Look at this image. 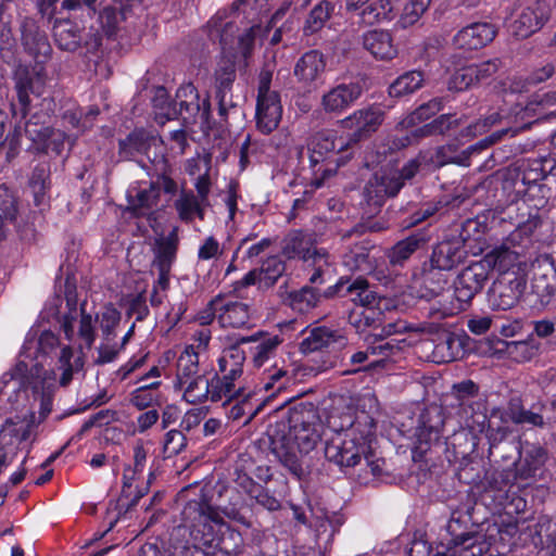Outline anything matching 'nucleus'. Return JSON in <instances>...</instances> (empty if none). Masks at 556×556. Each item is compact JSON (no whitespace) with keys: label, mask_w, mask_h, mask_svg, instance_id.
Returning a JSON list of instances; mask_svg holds the SVG:
<instances>
[{"label":"nucleus","mask_w":556,"mask_h":556,"mask_svg":"<svg viewBox=\"0 0 556 556\" xmlns=\"http://www.w3.org/2000/svg\"><path fill=\"white\" fill-rule=\"evenodd\" d=\"M17 103H12L15 116L24 118L29 112L30 94L41 97L46 91L47 75L42 66H18L13 76Z\"/></svg>","instance_id":"15"},{"label":"nucleus","mask_w":556,"mask_h":556,"mask_svg":"<svg viewBox=\"0 0 556 556\" xmlns=\"http://www.w3.org/2000/svg\"><path fill=\"white\" fill-rule=\"evenodd\" d=\"M326 64L323 53L311 50L296 61L293 75L304 89L312 90L324 83Z\"/></svg>","instance_id":"22"},{"label":"nucleus","mask_w":556,"mask_h":556,"mask_svg":"<svg viewBox=\"0 0 556 556\" xmlns=\"http://www.w3.org/2000/svg\"><path fill=\"white\" fill-rule=\"evenodd\" d=\"M443 424V417L438 408L426 409L420 415L415 430L416 448L426 452L433 443H438Z\"/></svg>","instance_id":"25"},{"label":"nucleus","mask_w":556,"mask_h":556,"mask_svg":"<svg viewBox=\"0 0 556 556\" xmlns=\"http://www.w3.org/2000/svg\"><path fill=\"white\" fill-rule=\"evenodd\" d=\"M497 350L507 354L509 358L516 362H527L536 353V346L531 340L522 341H502Z\"/></svg>","instance_id":"46"},{"label":"nucleus","mask_w":556,"mask_h":556,"mask_svg":"<svg viewBox=\"0 0 556 556\" xmlns=\"http://www.w3.org/2000/svg\"><path fill=\"white\" fill-rule=\"evenodd\" d=\"M160 381H153L135 389L130 394V402L139 409H143L152 405L159 399L157 388Z\"/></svg>","instance_id":"53"},{"label":"nucleus","mask_w":556,"mask_h":556,"mask_svg":"<svg viewBox=\"0 0 556 556\" xmlns=\"http://www.w3.org/2000/svg\"><path fill=\"white\" fill-rule=\"evenodd\" d=\"M549 15L551 8L542 0L519 5L514 13L509 29L517 38H528L543 27Z\"/></svg>","instance_id":"19"},{"label":"nucleus","mask_w":556,"mask_h":556,"mask_svg":"<svg viewBox=\"0 0 556 556\" xmlns=\"http://www.w3.org/2000/svg\"><path fill=\"white\" fill-rule=\"evenodd\" d=\"M477 386L468 380L463 381L456 386H454V392L456 397L460 401V406L463 407V415L460 416V430L453 434L452 444L455 445V441L458 438H467L470 435L471 440V450L476 446V437L478 433H481L485 430L486 427V416L481 412H475L471 408L469 396L477 393Z\"/></svg>","instance_id":"16"},{"label":"nucleus","mask_w":556,"mask_h":556,"mask_svg":"<svg viewBox=\"0 0 556 556\" xmlns=\"http://www.w3.org/2000/svg\"><path fill=\"white\" fill-rule=\"evenodd\" d=\"M264 375L263 388L266 391H280L294 381L293 374L287 367H279L277 364L266 369Z\"/></svg>","instance_id":"49"},{"label":"nucleus","mask_w":556,"mask_h":556,"mask_svg":"<svg viewBox=\"0 0 556 556\" xmlns=\"http://www.w3.org/2000/svg\"><path fill=\"white\" fill-rule=\"evenodd\" d=\"M153 106L160 110L155 113V119L160 124L170 119L176 114V109L168 101V92L164 87H156L153 97Z\"/></svg>","instance_id":"55"},{"label":"nucleus","mask_w":556,"mask_h":556,"mask_svg":"<svg viewBox=\"0 0 556 556\" xmlns=\"http://www.w3.org/2000/svg\"><path fill=\"white\" fill-rule=\"evenodd\" d=\"M211 341V332L207 329L199 330L194 333L193 342L185 348L181 353H189L197 356L198 364L206 355L207 346Z\"/></svg>","instance_id":"61"},{"label":"nucleus","mask_w":556,"mask_h":556,"mask_svg":"<svg viewBox=\"0 0 556 556\" xmlns=\"http://www.w3.org/2000/svg\"><path fill=\"white\" fill-rule=\"evenodd\" d=\"M361 17L369 25L391 21L394 17L393 5L390 0H370L361 11Z\"/></svg>","instance_id":"44"},{"label":"nucleus","mask_w":556,"mask_h":556,"mask_svg":"<svg viewBox=\"0 0 556 556\" xmlns=\"http://www.w3.org/2000/svg\"><path fill=\"white\" fill-rule=\"evenodd\" d=\"M121 153L128 157L144 154L149 161L162 169L165 167V148L161 137L144 129L132 131L119 143Z\"/></svg>","instance_id":"18"},{"label":"nucleus","mask_w":556,"mask_h":556,"mask_svg":"<svg viewBox=\"0 0 556 556\" xmlns=\"http://www.w3.org/2000/svg\"><path fill=\"white\" fill-rule=\"evenodd\" d=\"M197 356L181 353L177 359L176 380L174 388L190 404L210 401V379L199 374Z\"/></svg>","instance_id":"11"},{"label":"nucleus","mask_w":556,"mask_h":556,"mask_svg":"<svg viewBox=\"0 0 556 556\" xmlns=\"http://www.w3.org/2000/svg\"><path fill=\"white\" fill-rule=\"evenodd\" d=\"M348 292L353 302L367 311L377 309L382 312L389 307V300L384 296H379L375 291L370 290L367 280L363 278L355 279L349 286Z\"/></svg>","instance_id":"32"},{"label":"nucleus","mask_w":556,"mask_h":556,"mask_svg":"<svg viewBox=\"0 0 556 556\" xmlns=\"http://www.w3.org/2000/svg\"><path fill=\"white\" fill-rule=\"evenodd\" d=\"M383 112L377 106H368L354 111L341 121L342 128L351 131L348 138L351 142H357L377 131L383 121Z\"/></svg>","instance_id":"20"},{"label":"nucleus","mask_w":556,"mask_h":556,"mask_svg":"<svg viewBox=\"0 0 556 556\" xmlns=\"http://www.w3.org/2000/svg\"><path fill=\"white\" fill-rule=\"evenodd\" d=\"M477 84L472 65L457 70L448 80V89L462 91Z\"/></svg>","instance_id":"60"},{"label":"nucleus","mask_w":556,"mask_h":556,"mask_svg":"<svg viewBox=\"0 0 556 556\" xmlns=\"http://www.w3.org/2000/svg\"><path fill=\"white\" fill-rule=\"evenodd\" d=\"M375 428L374 418L365 412L331 414L324 431L325 457L341 468L354 467L362 458L369 462Z\"/></svg>","instance_id":"3"},{"label":"nucleus","mask_w":556,"mask_h":556,"mask_svg":"<svg viewBox=\"0 0 556 556\" xmlns=\"http://www.w3.org/2000/svg\"><path fill=\"white\" fill-rule=\"evenodd\" d=\"M551 163H553L552 157L534 160L523 172L522 182L525 185H532L544 180L547 177L546 165H549Z\"/></svg>","instance_id":"58"},{"label":"nucleus","mask_w":556,"mask_h":556,"mask_svg":"<svg viewBox=\"0 0 556 556\" xmlns=\"http://www.w3.org/2000/svg\"><path fill=\"white\" fill-rule=\"evenodd\" d=\"M242 342L253 343L250 348L253 365L262 367L276 356L282 339L278 334L257 332L251 337L243 338Z\"/></svg>","instance_id":"29"},{"label":"nucleus","mask_w":556,"mask_h":556,"mask_svg":"<svg viewBox=\"0 0 556 556\" xmlns=\"http://www.w3.org/2000/svg\"><path fill=\"white\" fill-rule=\"evenodd\" d=\"M343 265L349 270H358L368 273L371 270V263L369 261V249L364 243L354 245L348 253L343 255Z\"/></svg>","instance_id":"47"},{"label":"nucleus","mask_w":556,"mask_h":556,"mask_svg":"<svg viewBox=\"0 0 556 556\" xmlns=\"http://www.w3.org/2000/svg\"><path fill=\"white\" fill-rule=\"evenodd\" d=\"M490 545L480 534L465 533L453 540L446 553H437L434 556H483Z\"/></svg>","instance_id":"30"},{"label":"nucleus","mask_w":556,"mask_h":556,"mask_svg":"<svg viewBox=\"0 0 556 556\" xmlns=\"http://www.w3.org/2000/svg\"><path fill=\"white\" fill-rule=\"evenodd\" d=\"M363 43L375 58L381 60L393 59L397 51L393 46L391 35L384 30H370L364 35Z\"/></svg>","instance_id":"36"},{"label":"nucleus","mask_w":556,"mask_h":556,"mask_svg":"<svg viewBox=\"0 0 556 556\" xmlns=\"http://www.w3.org/2000/svg\"><path fill=\"white\" fill-rule=\"evenodd\" d=\"M362 93L363 87L358 81L341 83L323 94L320 105L326 113L341 114L351 108Z\"/></svg>","instance_id":"23"},{"label":"nucleus","mask_w":556,"mask_h":556,"mask_svg":"<svg viewBox=\"0 0 556 556\" xmlns=\"http://www.w3.org/2000/svg\"><path fill=\"white\" fill-rule=\"evenodd\" d=\"M193 507L197 517H194L195 522L192 525L190 534L198 544L205 547H217L225 544V539L222 538L224 530L229 531L231 538L239 536L235 531H230L217 508L205 502L194 503V505L190 503L185 514H189Z\"/></svg>","instance_id":"10"},{"label":"nucleus","mask_w":556,"mask_h":556,"mask_svg":"<svg viewBox=\"0 0 556 556\" xmlns=\"http://www.w3.org/2000/svg\"><path fill=\"white\" fill-rule=\"evenodd\" d=\"M428 240L429 237L425 232H417L399 241L389 252L390 263L393 265H402Z\"/></svg>","instance_id":"40"},{"label":"nucleus","mask_w":556,"mask_h":556,"mask_svg":"<svg viewBox=\"0 0 556 556\" xmlns=\"http://www.w3.org/2000/svg\"><path fill=\"white\" fill-rule=\"evenodd\" d=\"M203 203L192 191H181L174 206L179 218L185 223H190L195 217L203 219Z\"/></svg>","instance_id":"41"},{"label":"nucleus","mask_w":556,"mask_h":556,"mask_svg":"<svg viewBox=\"0 0 556 556\" xmlns=\"http://www.w3.org/2000/svg\"><path fill=\"white\" fill-rule=\"evenodd\" d=\"M26 399L9 402L0 397V408L15 410L16 415L7 418L0 429V473L11 463V454L35 437V429L46 420L52 410L53 397L51 391H39L34 386L31 395L23 388Z\"/></svg>","instance_id":"4"},{"label":"nucleus","mask_w":556,"mask_h":556,"mask_svg":"<svg viewBox=\"0 0 556 556\" xmlns=\"http://www.w3.org/2000/svg\"><path fill=\"white\" fill-rule=\"evenodd\" d=\"M251 317L248 304L220 296L218 323L222 327L241 328Z\"/></svg>","instance_id":"33"},{"label":"nucleus","mask_w":556,"mask_h":556,"mask_svg":"<svg viewBox=\"0 0 556 556\" xmlns=\"http://www.w3.org/2000/svg\"><path fill=\"white\" fill-rule=\"evenodd\" d=\"M285 269V264L278 256H270L263 262L258 271L263 278L264 285L270 286L277 281V279L283 274Z\"/></svg>","instance_id":"57"},{"label":"nucleus","mask_w":556,"mask_h":556,"mask_svg":"<svg viewBox=\"0 0 556 556\" xmlns=\"http://www.w3.org/2000/svg\"><path fill=\"white\" fill-rule=\"evenodd\" d=\"M83 367L81 357L71 346L62 345L54 332L42 331L38 339L28 332L15 368L0 377V397L11 403L26 399L23 393L26 376L36 379L34 386L39 391H51L53 395L56 383L68 386Z\"/></svg>","instance_id":"1"},{"label":"nucleus","mask_w":556,"mask_h":556,"mask_svg":"<svg viewBox=\"0 0 556 556\" xmlns=\"http://www.w3.org/2000/svg\"><path fill=\"white\" fill-rule=\"evenodd\" d=\"M333 7L330 2L323 1L318 4H316L313 10L311 11L305 25H304V33L305 34H314L318 30H320L326 21L330 16V12L332 11Z\"/></svg>","instance_id":"52"},{"label":"nucleus","mask_w":556,"mask_h":556,"mask_svg":"<svg viewBox=\"0 0 556 556\" xmlns=\"http://www.w3.org/2000/svg\"><path fill=\"white\" fill-rule=\"evenodd\" d=\"M175 103L179 105V115L186 127L198 126L204 134L212 129L210 100L206 97L200 101L199 92L191 83L178 88Z\"/></svg>","instance_id":"14"},{"label":"nucleus","mask_w":556,"mask_h":556,"mask_svg":"<svg viewBox=\"0 0 556 556\" xmlns=\"http://www.w3.org/2000/svg\"><path fill=\"white\" fill-rule=\"evenodd\" d=\"M325 430H327V426L325 427L321 424L290 426L288 434L281 437L270 435L273 452L281 464L300 479L304 473L300 455L313 451L324 437Z\"/></svg>","instance_id":"5"},{"label":"nucleus","mask_w":556,"mask_h":556,"mask_svg":"<svg viewBox=\"0 0 556 556\" xmlns=\"http://www.w3.org/2000/svg\"><path fill=\"white\" fill-rule=\"evenodd\" d=\"M283 14L285 11L282 9L278 10L266 27H262L261 25H253L245 33L239 35L238 49L240 53L247 58L257 43L261 45L263 42V39L267 36L270 27L274 26L278 18H280Z\"/></svg>","instance_id":"39"},{"label":"nucleus","mask_w":556,"mask_h":556,"mask_svg":"<svg viewBox=\"0 0 556 556\" xmlns=\"http://www.w3.org/2000/svg\"><path fill=\"white\" fill-rule=\"evenodd\" d=\"M160 190L153 185H139L128 190L129 208L136 215H146L156 204Z\"/></svg>","instance_id":"37"},{"label":"nucleus","mask_w":556,"mask_h":556,"mask_svg":"<svg viewBox=\"0 0 556 556\" xmlns=\"http://www.w3.org/2000/svg\"><path fill=\"white\" fill-rule=\"evenodd\" d=\"M318 295L311 287H303L298 291H293L289 295V304L293 311L306 313L316 306Z\"/></svg>","instance_id":"50"},{"label":"nucleus","mask_w":556,"mask_h":556,"mask_svg":"<svg viewBox=\"0 0 556 556\" xmlns=\"http://www.w3.org/2000/svg\"><path fill=\"white\" fill-rule=\"evenodd\" d=\"M480 262L490 275L491 271L506 274L510 270L514 271L515 268L519 269L526 260L525 252L507 239L501 247L486 253Z\"/></svg>","instance_id":"21"},{"label":"nucleus","mask_w":556,"mask_h":556,"mask_svg":"<svg viewBox=\"0 0 556 556\" xmlns=\"http://www.w3.org/2000/svg\"><path fill=\"white\" fill-rule=\"evenodd\" d=\"M66 312H61L59 305L62 300L56 296L47 306L50 316L60 319L62 329L68 340L75 338L81 341L80 346L90 349L96 340V329L102 334V342L98 348L97 363L113 362L123 350L121 344L111 343L115 337V328L121 320V313L113 305H105L99 311L89 307L87 302L77 307L76 298L72 290L66 291Z\"/></svg>","instance_id":"2"},{"label":"nucleus","mask_w":556,"mask_h":556,"mask_svg":"<svg viewBox=\"0 0 556 556\" xmlns=\"http://www.w3.org/2000/svg\"><path fill=\"white\" fill-rule=\"evenodd\" d=\"M50 168L47 164L42 163L37 165L29 178V189L34 198L36 206L42 208L49 201L50 189Z\"/></svg>","instance_id":"38"},{"label":"nucleus","mask_w":556,"mask_h":556,"mask_svg":"<svg viewBox=\"0 0 556 556\" xmlns=\"http://www.w3.org/2000/svg\"><path fill=\"white\" fill-rule=\"evenodd\" d=\"M291 508L294 519L303 525L307 523L314 530L316 541L319 544L324 543L325 547L332 541L343 523L342 515L329 511L318 504L309 508V520L301 507L292 505Z\"/></svg>","instance_id":"17"},{"label":"nucleus","mask_w":556,"mask_h":556,"mask_svg":"<svg viewBox=\"0 0 556 556\" xmlns=\"http://www.w3.org/2000/svg\"><path fill=\"white\" fill-rule=\"evenodd\" d=\"M456 124L457 119L453 115H441L433 122L416 129L415 134L419 136L444 134Z\"/></svg>","instance_id":"59"},{"label":"nucleus","mask_w":556,"mask_h":556,"mask_svg":"<svg viewBox=\"0 0 556 556\" xmlns=\"http://www.w3.org/2000/svg\"><path fill=\"white\" fill-rule=\"evenodd\" d=\"M211 155L197 154L195 156L187 160L185 165L186 173L191 177H199L208 175L211 170Z\"/></svg>","instance_id":"62"},{"label":"nucleus","mask_w":556,"mask_h":556,"mask_svg":"<svg viewBox=\"0 0 556 556\" xmlns=\"http://www.w3.org/2000/svg\"><path fill=\"white\" fill-rule=\"evenodd\" d=\"M371 355H381L382 357L376 361L370 362L369 367L371 369L376 368H384L389 358L394 356L399 352V348L395 346L392 341H388L384 343H379L376 346H371L369 349Z\"/></svg>","instance_id":"63"},{"label":"nucleus","mask_w":556,"mask_h":556,"mask_svg":"<svg viewBox=\"0 0 556 556\" xmlns=\"http://www.w3.org/2000/svg\"><path fill=\"white\" fill-rule=\"evenodd\" d=\"M350 140L342 136H337L332 131H320L314 136L309 143V161L313 167L321 165L316 169L323 178L329 177L336 173L337 167L344 164L349 159L345 150Z\"/></svg>","instance_id":"9"},{"label":"nucleus","mask_w":556,"mask_h":556,"mask_svg":"<svg viewBox=\"0 0 556 556\" xmlns=\"http://www.w3.org/2000/svg\"><path fill=\"white\" fill-rule=\"evenodd\" d=\"M496 36V29L489 23H473L462 28L453 39L456 48L465 50L480 49Z\"/></svg>","instance_id":"27"},{"label":"nucleus","mask_w":556,"mask_h":556,"mask_svg":"<svg viewBox=\"0 0 556 556\" xmlns=\"http://www.w3.org/2000/svg\"><path fill=\"white\" fill-rule=\"evenodd\" d=\"M424 74L419 71H409L399 76L389 87L391 97H404L414 93L424 85Z\"/></svg>","instance_id":"43"},{"label":"nucleus","mask_w":556,"mask_h":556,"mask_svg":"<svg viewBox=\"0 0 556 556\" xmlns=\"http://www.w3.org/2000/svg\"><path fill=\"white\" fill-rule=\"evenodd\" d=\"M466 256L465 239L460 235L445 238L433 248L430 258L432 269L425 276L428 296L445 298L444 291L447 279L441 271L453 269L464 262ZM446 292V299H448L451 296V290L447 289Z\"/></svg>","instance_id":"7"},{"label":"nucleus","mask_w":556,"mask_h":556,"mask_svg":"<svg viewBox=\"0 0 556 556\" xmlns=\"http://www.w3.org/2000/svg\"><path fill=\"white\" fill-rule=\"evenodd\" d=\"M207 29L211 40H218L224 50L238 31V27L232 21L223 18L219 15H215L208 21Z\"/></svg>","instance_id":"42"},{"label":"nucleus","mask_w":556,"mask_h":556,"mask_svg":"<svg viewBox=\"0 0 556 556\" xmlns=\"http://www.w3.org/2000/svg\"><path fill=\"white\" fill-rule=\"evenodd\" d=\"M345 345V338L334 330L326 327H317L311 330L309 334L303 339L300 349L304 354H308L324 348H341Z\"/></svg>","instance_id":"31"},{"label":"nucleus","mask_w":556,"mask_h":556,"mask_svg":"<svg viewBox=\"0 0 556 556\" xmlns=\"http://www.w3.org/2000/svg\"><path fill=\"white\" fill-rule=\"evenodd\" d=\"M176 243L170 238H159L154 247L153 266L157 270H170L176 256Z\"/></svg>","instance_id":"45"},{"label":"nucleus","mask_w":556,"mask_h":556,"mask_svg":"<svg viewBox=\"0 0 556 556\" xmlns=\"http://www.w3.org/2000/svg\"><path fill=\"white\" fill-rule=\"evenodd\" d=\"M442 110V100L433 99L426 104L420 105L415 112H413L403 124L412 125L416 122H422L428 119L435 113Z\"/></svg>","instance_id":"64"},{"label":"nucleus","mask_w":556,"mask_h":556,"mask_svg":"<svg viewBox=\"0 0 556 556\" xmlns=\"http://www.w3.org/2000/svg\"><path fill=\"white\" fill-rule=\"evenodd\" d=\"M282 254L290 260H301L306 267H311L314 270L309 277L312 283H323V276L330 271L333 263L326 250L315 247L313 236L301 230L286 237Z\"/></svg>","instance_id":"8"},{"label":"nucleus","mask_w":556,"mask_h":556,"mask_svg":"<svg viewBox=\"0 0 556 556\" xmlns=\"http://www.w3.org/2000/svg\"><path fill=\"white\" fill-rule=\"evenodd\" d=\"M431 0H409L400 15L399 24L402 27L414 25L427 11Z\"/></svg>","instance_id":"54"},{"label":"nucleus","mask_w":556,"mask_h":556,"mask_svg":"<svg viewBox=\"0 0 556 556\" xmlns=\"http://www.w3.org/2000/svg\"><path fill=\"white\" fill-rule=\"evenodd\" d=\"M418 166L416 161H410L402 170L390 167L376 172L364 189V198L367 203L378 207L383 203L386 197L395 195L403 187L404 181L415 176Z\"/></svg>","instance_id":"12"},{"label":"nucleus","mask_w":556,"mask_h":556,"mask_svg":"<svg viewBox=\"0 0 556 556\" xmlns=\"http://www.w3.org/2000/svg\"><path fill=\"white\" fill-rule=\"evenodd\" d=\"M538 227L539 220L536 218H529L509 235L508 240L510 243L516 244L517 248L526 252L532 243V236Z\"/></svg>","instance_id":"51"},{"label":"nucleus","mask_w":556,"mask_h":556,"mask_svg":"<svg viewBox=\"0 0 556 556\" xmlns=\"http://www.w3.org/2000/svg\"><path fill=\"white\" fill-rule=\"evenodd\" d=\"M25 132L30 140L34 142H38L45 146L48 144V140L51 137H55V140L61 141L64 138V135L60 131H54L50 127L41 126L38 127L37 123L33 119L28 121L25 125Z\"/></svg>","instance_id":"56"},{"label":"nucleus","mask_w":556,"mask_h":556,"mask_svg":"<svg viewBox=\"0 0 556 556\" xmlns=\"http://www.w3.org/2000/svg\"><path fill=\"white\" fill-rule=\"evenodd\" d=\"M526 281L522 277L494 283L489 293V301L493 308L506 311L511 308L525 291Z\"/></svg>","instance_id":"28"},{"label":"nucleus","mask_w":556,"mask_h":556,"mask_svg":"<svg viewBox=\"0 0 556 556\" xmlns=\"http://www.w3.org/2000/svg\"><path fill=\"white\" fill-rule=\"evenodd\" d=\"M488 278L489 275L480 261L473 262L464 268L454 282L452 294L455 299L450 303H444L443 300L439 301L443 314L454 315L465 309L473 296L483 288Z\"/></svg>","instance_id":"13"},{"label":"nucleus","mask_w":556,"mask_h":556,"mask_svg":"<svg viewBox=\"0 0 556 556\" xmlns=\"http://www.w3.org/2000/svg\"><path fill=\"white\" fill-rule=\"evenodd\" d=\"M282 112L279 93L257 96L255 113L257 129L265 135L273 132L280 124Z\"/></svg>","instance_id":"24"},{"label":"nucleus","mask_w":556,"mask_h":556,"mask_svg":"<svg viewBox=\"0 0 556 556\" xmlns=\"http://www.w3.org/2000/svg\"><path fill=\"white\" fill-rule=\"evenodd\" d=\"M244 361L245 354L238 346H230L223 351L218 358L220 376L215 375L210 379V401L222 402L225 405L249 395V393L245 394L241 384Z\"/></svg>","instance_id":"6"},{"label":"nucleus","mask_w":556,"mask_h":556,"mask_svg":"<svg viewBox=\"0 0 556 556\" xmlns=\"http://www.w3.org/2000/svg\"><path fill=\"white\" fill-rule=\"evenodd\" d=\"M519 530L518 520L514 517H501L498 521H495L493 529H489V538L494 540L493 531H496L498 536V543L503 546H511L516 544L515 536Z\"/></svg>","instance_id":"48"},{"label":"nucleus","mask_w":556,"mask_h":556,"mask_svg":"<svg viewBox=\"0 0 556 556\" xmlns=\"http://www.w3.org/2000/svg\"><path fill=\"white\" fill-rule=\"evenodd\" d=\"M545 462L544 450L535 444L520 443L519 460L517 463V473L521 478H530Z\"/></svg>","instance_id":"35"},{"label":"nucleus","mask_w":556,"mask_h":556,"mask_svg":"<svg viewBox=\"0 0 556 556\" xmlns=\"http://www.w3.org/2000/svg\"><path fill=\"white\" fill-rule=\"evenodd\" d=\"M519 489V485L513 483L508 486L505 484L504 488L496 490L492 489L488 493L503 508L507 517H513V515L523 513L527 507V501L517 494Z\"/></svg>","instance_id":"34"},{"label":"nucleus","mask_w":556,"mask_h":556,"mask_svg":"<svg viewBox=\"0 0 556 556\" xmlns=\"http://www.w3.org/2000/svg\"><path fill=\"white\" fill-rule=\"evenodd\" d=\"M236 78L235 63L224 60L215 72L216 99L218 101V114L225 121L229 109L233 108L230 97L232 83Z\"/></svg>","instance_id":"26"}]
</instances>
